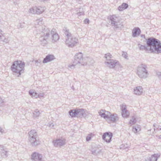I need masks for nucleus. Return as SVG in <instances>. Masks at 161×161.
I'll use <instances>...</instances> for the list:
<instances>
[{"mask_svg": "<svg viewBox=\"0 0 161 161\" xmlns=\"http://www.w3.org/2000/svg\"><path fill=\"white\" fill-rule=\"evenodd\" d=\"M44 94H39V96H38V97H44Z\"/></svg>", "mask_w": 161, "mask_h": 161, "instance_id": "obj_45", "label": "nucleus"}, {"mask_svg": "<svg viewBox=\"0 0 161 161\" xmlns=\"http://www.w3.org/2000/svg\"><path fill=\"white\" fill-rule=\"evenodd\" d=\"M157 75H161V72H158L157 74Z\"/></svg>", "mask_w": 161, "mask_h": 161, "instance_id": "obj_53", "label": "nucleus"}, {"mask_svg": "<svg viewBox=\"0 0 161 161\" xmlns=\"http://www.w3.org/2000/svg\"><path fill=\"white\" fill-rule=\"evenodd\" d=\"M76 65H78L77 64H75L74 61H73V64H69L68 65V67L71 69H74L75 68V66Z\"/></svg>", "mask_w": 161, "mask_h": 161, "instance_id": "obj_29", "label": "nucleus"}, {"mask_svg": "<svg viewBox=\"0 0 161 161\" xmlns=\"http://www.w3.org/2000/svg\"><path fill=\"white\" fill-rule=\"evenodd\" d=\"M28 12L30 14H34L36 13V7L31 8L28 10Z\"/></svg>", "mask_w": 161, "mask_h": 161, "instance_id": "obj_28", "label": "nucleus"}, {"mask_svg": "<svg viewBox=\"0 0 161 161\" xmlns=\"http://www.w3.org/2000/svg\"><path fill=\"white\" fill-rule=\"evenodd\" d=\"M109 18L111 22L112 25L114 26L115 30L118 29L121 30L123 27V24L120 23L119 18L115 15L110 16Z\"/></svg>", "mask_w": 161, "mask_h": 161, "instance_id": "obj_7", "label": "nucleus"}, {"mask_svg": "<svg viewBox=\"0 0 161 161\" xmlns=\"http://www.w3.org/2000/svg\"><path fill=\"white\" fill-rule=\"evenodd\" d=\"M76 112V109H73L70 110L69 112V114L72 117H75L77 116Z\"/></svg>", "mask_w": 161, "mask_h": 161, "instance_id": "obj_24", "label": "nucleus"}, {"mask_svg": "<svg viewBox=\"0 0 161 161\" xmlns=\"http://www.w3.org/2000/svg\"><path fill=\"white\" fill-rule=\"evenodd\" d=\"M104 110H101L100 112H98L99 115L100 116L101 115V114L104 113Z\"/></svg>", "mask_w": 161, "mask_h": 161, "instance_id": "obj_43", "label": "nucleus"}, {"mask_svg": "<svg viewBox=\"0 0 161 161\" xmlns=\"http://www.w3.org/2000/svg\"><path fill=\"white\" fill-rule=\"evenodd\" d=\"M31 159L32 161H44L42 155L38 152L33 153L31 155Z\"/></svg>", "mask_w": 161, "mask_h": 161, "instance_id": "obj_9", "label": "nucleus"}, {"mask_svg": "<svg viewBox=\"0 0 161 161\" xmlns=\"http://www.w3.org/2000/svg\"><path fill=\"white\" fill-rule=\"evenodd\" d=\"M112 55L109 53H107L105 54L104 57L107 61L109 60L111 58Z\"/></svg>", "mask_w": 161, "mask_h": 161, "instance_id": "obj_30", "label": "nucleus"}, {"mask_svg": "<svg viewBox=\"0 0 161 161\" xmlns=\"http://www.w3.org/2000/svg\"><path fill=\"white\" fill-rule=\"evenodd\" d=\"M28 135V139L32 146H36L40 144L39 140L36 130H31L29 132Z\"/></svg>", "mask_w": 161, "mask_h": 161, "instance_id": "obj_5", "label": "nucleus"}, {"mask_svg": "<svg viewBox=\"0 0 161 161\" xmlns=\"http://www.w3.org/2000/svg\"><path fill=\"white\" fill-rule=\"evenodd\" d=\"M4 38V37H3L2 39H0V40H1L3 42L6 43L8 42V39L6 38H4V39H3Z\"/></svg>", "mask_w": 161, "mask_h": 161, "instance_id": "obj_39", "label": "nucleus"}, {"mask_svg": "<svg viewBox=\"0 0 161 161\" xmlns=\"http://www.w3.org/2000/svg\"><path fill=\"white\" fill-rule=\"evenodd\" d=\"M0 132H1L2 133H3L4 132V130L1 127H0Z\"/></svg>", "mask_w": 161, "mask_h": 161, "instance_id": "obj_48", "label": "nucleus"}, {"mask_svg": "<svg viewBox=\"0 0 161 161\" xmlns=\"http://www.w3.org/2000/svg\"><path fill=\"white\" fill-rule=\"evenodd\" d=\"M113 123L119 120V117L117 114H112L110 115L108 118Z\"/></svg>", "mask_w": 161, "mask_h": 161, "instance_id": "obj_18", "label": "nucleus"}, {"mask_svg": "<svg viewBox=\"0 0 161 161\" xmlns=\"http://www.w3.org/2000/svg\"><path fill=\"white\" fill-rule=\"evenodd\" d=\"M147 68V66L143 64L138 66L137 68L136 74L140 78L145 79L148 77L149 73L146 69Z\"/></svg>", "mask_w": 161, "mask_h": 161, "instance_id": "obj_6", "label": "nucleus"}, {"mask_svg": "<svg viewBox=\"0 0 161 161\" xmlns=\"http://www.w3.org/2000/svg\"><path fill=\"white\" fill-rule=\"evenodd\" d=\"M92 152L93 154L95 155H96V154H97V153H98V151H97V149H96V150H95L94 151H92Z\"/></svg>", "mask_w": 161, "mask_h": 161, "instance_id": "obj_41", "label": "nucleus"}, {"mask_svg": "<svg viewBox=\"0 0 161 161\" xmlns=\"http://www.w3.org/2000/svg\"><path fill=\"white\" fill-rule=\"evenodd\" d=\"M105 64L108 67L111 69L114 68L116 65H119V63L118 61L112 59H110L107 61L105 62Z\"/></svg>", "mask_w": 161, "mask_h": 161, "instance_id": "obj_10", "label": "nucleus"}, {"mask_svg": "<svg viewBox=\"0 0 161 161\" xmlns=\"http://www.w3.org/2000/svg\"><path fill=\"white\" fill-rule=\"evenodd\" d=\"M141 37L142 38H145V36L144 35H141Z\"/></svg>", "mask_w": 161, "mask_h": 161, "instance_id": "obj_51", "label": "nucleus"}, {"mask_svg": "<svg viewBox=\"0 0 161 161\" xmlns=\"http://www.w3.org/2000/svg\"><path fill=\"white\" fill-rule=\"evenodd\" d=\"M4 102L3 100L0 97V103H2Z\"/></svg>", "mask_w": 161, "mask_h": 161, "instance_id": "obj_47", "label": "nucleus"}, {"mask_svg": "<svg viewBox=\"0 0 161 161\" xmlns=\"http://www.w3.org/2000/svg\"><path fill=\"white\" fill-rule=\"evenodd\" d=\"M36 23L38 25L42 24L43 23V19L42 18L37 19L36 20Z\"/></svg>", "mask_w": 161, "mask_h": 161, "instance_id": "obj_31", "label": "nucleus"}, {"mask_svg": "<svg viewBox=\"0 0 161 161\" xmlns=\"http://www.w3.org/2000/svg\"><path fill=\"white\" fill-rule=\"evenodd\" d=\"M33 117L34 118H36L38 117L40 114L41 113L40 111L37 109L35 110L33 113Z\"/></svg>", "mask_w": 161, "mask_h": 161, "instance_id": "obj_27", "label": "nucleus"}, {"mask_svg": "<svg viewBox=\"0 0 161 161\" xmlns=\"http://www.w3.org/2000/svg\"><path fill=\"white\" fill-rule=\"evenodd\" d=\"M8 152V150L7 149H5L3 151L0 152L1 155L3 158H6L8 155H7V153Z\"/></svg>", "mask_w": 161, "mask_h": 161, "instance_id": "obj_25", "label": "nucleus"}, {"mask_svg": "<svg viewBox=\"0 0 161 161\" xmlns=\"http://www.w3.org/2000/svg\"><path fill=\"white\" fill-rule=\"evenodd\" d=\"M24 27V26H22V25H20V26L19 27V28H22Z\"/></svg>", "mask_w": 161, "mask_h": 161, "instance_id": "obj_54", "label": "nucleus"}, {"mask_svg": "<svg viewBox=\"0 0 161 161\" xmlns=\"http://www.w3.org/2000/svg\"><path fill=\"white\" fill-rule=\"evenodd\" d=\"M76 111L77 117L81 118L82 117H85L86 116V114L84 109H76Z\"/></svg>", "mask_w": 161, "mask_h": 161, "instance_id": "obj_16", "label": "nucleus"}, {"mask_svg": "<svg viewBox=\"0 0 161 161\" xmlns=\"http://www.w3.org/2000/svg\"><path fill=\"white\" fill-rule=\"evenodd\" d=\"M54 125L53 123H52L51 124H49V126L50 127H53V126Z\"/></svg>", "mask_w": 161, "mask_h": 161, "instance_id": "obj_49", "label": "nucleus"}, {"mask_svg": "<svg viewBox=\"0 0 161 161\" xmlns=\"http://www.w3.org/2000/svg\"><path fill=\"white\" fill-rule=\"evenodd\" d=\"M74 63L80 66H85L87 63L83 57V54L81 53H76L74 56Z\"/></svg>", "mask_w": 161, "mask_h": 161, "instance_id": "obj_8", "label": "nucleus"}, {"mask_svg": "<svg viewBox=\"0 0 161 161\" xmlns=\"http://www.w3.org/2000/svg\"><path fill=\"white\" fill-rule=\"evenodd\" d=\"M35 64L36 65L38 66H40L41 64V61L40 59H39L37 60H36L35 61Z\"/></svg>", "mask_w": 161, "mask_h": 161, "instance_id": "obj_33", "label": "nucleus"}, {"mask_svg": "<svg viewBox=\"0 0 161 161\" xmlns=\"http://www.w3.org/2000/svg\"><path fill=\"white\" fill-rule=\"evenodd\" d=\"M7 148L4 147V146L2 145H0V152L3 151L5 149H6Z\"/></svg>", "mask_w": 161, "mask_h": 161, "instance_id": "obj_36", "label": "nucleus"}, {"mask_svg": "<svg viewBox=\"0 0 161 161\" xmlns=\"http://www.w3.org/2000/svg\"><path fill=\"white\" fill-rule=\"evenodd\" d=\"M141 33V31L139 28L136 27L134 28L132 31V36L136 37L139 36Z\"/></svg>", "mask_w": 161, "mask_h": 161, "instance_id": "obj_17", "label": "nucleus"}, {"mask_svg": "<svg viewBox=\"0 0 161 161\" xmlns=\"http://www.w3.org/2000/svg\"><path fill=\"white\" fill-rule=\"evenodd\" d=\"M101 116L103 118L105 119H108V117L107 114H106L104 112V113L101 114Z\"/></svg>", "mask_w": 161, "mask_h": 161, "instance_id": "obj_37", "label": "nucleus"}, {"mask_svg": "<svg viewBox=\"0 0 161 161\" xmlns=\"http://www.w3.org/2000/svg\"><path fill=\"white\" fill-rule=\"evenodd\" d=\"M72 88L73 89V90H74V86H72Z\"/></svg>", "mask_w": 161, "mask_h": 161, "instance_id": "obj_56", "label": "nucleus"}, {"mask_svg": "<svg viewBox=\"0 0 161 161\" xmlns=\"http://www.w3.org/2000/svg\"><path fill=\"white\" fill-rule=\"evenodd\" d=\"M112 134L111 132H106L103 135V139L107 142L109 143L111 141Z\"/></svg>", "mask_w": 161, "mask_h": 161, "instance_id": "obj_13", "label": "nucleus"}, {"mask_svg": "<svg viewBox=\"0 0 161 161\" xmlns=\"http://www.w3.org/2000/svg\"><path fill=\"white\" fill-rule=\"evenodd\" d=\"M65 139L64 138L59 139L53 141L54 145L56 147H60L66 143Z\"/></svg>", "mask_w": 161, "mask_h": 161, "instance_id": "obj_11", "label": "nucleus"}, {"mask_svg": "<svg viewBox=\"0 0 161 161\" xmlns=\"http://www.w3.org/2000/svg\"><path fill=\"white\" fill-rule=\"evenodd\" d=\"M122 111V115L124 118H127L130 115L129 112L127 110V107L125 105L122 104L120 106Z\"/></svg>", "mask_w": 161, "mask_h": 161, "instance_id": "obj_12", "label": "nucleus"}, {"mask_svg": "<svg viewBox=\"0 0 161 161\" xmlns=\"http://www.w3.org/2000/svg\"><path fill=\"white\" fill-rule=\"evenodd\" d=\"M140 130V128L139 126L138 125H136L133 127L132 131L135 133H136L137 132Z\"/></svg>", "mask_w": 161, "mask_h": 161, "instance_id": "obj_26", "label": "nucleus"}, {"mask_svg": "<svg viewBox=\"0 0 161 161\" xmlns=\"http://www.w3.org/2000/svg\"><path fill=\"white\" fill-rule=\"evenodd\" d=\"M145 161H150V160L148 158H147V159H145Z\"/></svg>", "mask_w": 161, "mask_h": 161, "instance_id": "obj_52", "label": "nucleus"}, {"mask_svg": "<svg viewBox=\"0 0 161 161\" xmlns=\"http://www.w3.org/2000/svg\"><path fill=\"white\" fill-rule=\"evenodd\" d=\"M146 43L148 47H149L150 48L139 43L138 45L140 50L149 51L151 53H161V43L158 40L153 37L150 38L147 40Z\"/></svg>", "mask_w": 161, "mask_h": 161, "instance_id": "obj_2", "label": "nucleus"}, {"mask_svg": "<svg viewBox=\"0 0 161 161\" xmlns=\"http://www.w3.org/2000/svg\"><path fill=\"white\" fill-rule=\"evenodd\" d=\"M122 56L125 59H128V56L127 55V53L126 52H122Z\"/></svg>", "mask_w": 161, "mask_h": 161, "instance_id": "obj_34", "label": "nucleus"}, {"mask_svg": "<svg viewBox=\"0 0 161 161\" xmlns=\"http://www.w3.org/2000/svg\"><path fill=\"white\" fill-rule=\"evenodd\" d=\"M156 125V124H155V123H154V124H153V126H154V127H155V128H157V129H158V130L159 131V130H161V128H157V127H155V125Z\"/></svg>", "mask_w": 161, "mask_h": 161, "instance_id": "obj_46", "label": "nucleus"}, {"mask_svg": "<svg viewBox=\"0 0 161 161\" xmlns=\"http://www.w3.org/2000/svg\"><path fill=\"white\" fill-rule=\"evenodd\" d=\"M159 157V155L158 154H154L152 155L151 157H149L148 158L150 160V161H157L158 158Z\"/></svg>", "mask_w": 161, "mask_h": 161, "instance_id": "obj_19", "label": "nucleus"}, {"mask_svg": "<svg viewBox=\"0 0 161 161\" xmlns=\"http://www.w3.org/2000/svg\"><path fill=\"white\" fill-rule=\"evenodd\" d=\"M3 37H4L3 32L2 30L0 29V40L2 39Z\"/></svg>", "mask_w": 161, "mask_h": 161, "instance_id": "obj_35", "label": "nucleus"}, {"mask_svg": "<svg viewBox=\"0 0 161 161\" xmlns=\"http://www.w3.org/2000/svg\"><path fill=\"white\" fill-rule=\"evenodd\" d=\"M44 11V8L41 7H36V14H39Z\"/></svg>", "mask_w": 161, "mask_h": 161, "instance_id": "obj_20", "label": "nucleus"}, {"mask_svg": "<svg viewBox=\"0 0 161 161\" xmlns=\"http://www.w3.org/2000/svg\"><path fill=\"white\" fill-rule=\"evenodd\" d=\"M104 113L106 114H107L108 117V118L110 116V112L104 110Z\"/></svg>", "mask_w": 161, "mask_h": 161, "instance_id": "obj_40", "label": "nucleus"}, {"mask_svg": "<svg viewBox=\"0 0 161 161\" xmlns=\"http://www.w3.org/2000/svg\"><path fill=\"white\" fill-rule=\"evenodd\" d=\"M155 130H156L155 128H154V131H155Z\"/></svg>", "mask_w": 161, "mask_h": 161, "instance_id": "obj_55", "label": "nucleus"}, {"mask_svg": "<svg viewBox=\"0 0 161 161\" xmlns=\"http://www.w3.org/2000/svg\"><path fill=\"white\" fill-rule=\"evenodd\" d=\"M55 30L53 29L51 31L46 27H42L40 29L41 35L39 40L41 44L43 46L47 44L49 41L52 40L56 42L59 39L58 34L55 31Z\"/></svg>", "mask_w": 161, "mask_h": 161, "instance_id": "obj_1", "label": "nucleus"}, {"mask_svg": "<svg viewBox=\"0 0 161 161\" xmlns=\"http://www.w3.org/2000/svg\"><path fill=\"white\" fill-rule=\"evenodd\" d=\"M121 148L125 149L126 148H127L128 146L127 144L125 145L122 144L121 145Z\"/></svg>", "mask_w": 161, "mask_h": 161, "instance_id": "obj_38", "label": "nucleus"}, {"mask_svg": "<svg viewBox=\"0 0 161 161\" xmlns=\"http://www.w3.org/2000/svg\"><path fill=\"white\" fill-rule=\"evenodd\" d=\"M77 14H79V15H83L84 14V12H83L82 11L81 12H80V11L79 12H78V13H77Z\"/></svg>", "mask_w": 161, "mask_h": 161, "instance_id": "obj_44", "label": "nucleus"}, {"mask_svg": "<svg viewBox=\"0 0 161 161\" xmlns=\"http://www.w3.org/2000/svg\"><path fill=\"white\" fill-rule=\"evenodd\" d=\"M156 136L157 137H158V138L159 139H161V135H160L159 136H158V135H156Z\"/></svg>", "mask_w": 161, "mask_h": 161, "instance_id": "obj_50", "label": "nucleus"}, {"mask_svg": "<svg viewBox=\"0 0 161 161\" xmlns=\"http://www.w3.org/2000/svg\"><path fill=\"white\" fill-rule=\"evenodd\" d=\"M29 94L32 97L35 98H37L39 96V94L35 92L34 91L32 90H30L29 91Z\"/></svg>", "mask_w": 161, "mask_h": 161, "instance_id": "obj_21", "label": "nucleus"}, {"mask_svg": "<svg viewBox=\"0 0 161 161\" xmlns=\"http://www.w3.org/2000/svg\"><path fill=\"white\" fill-rule=\"evenodd\" d=\"M134 93L137 95H140L142 94L143 89L141 86H138L134 89Z\"/></svg>", "mask_w": 161, "mask_h": 161, "instance_id": "obj_15", "label": "nucleus"}, {"mask_svg": "<svg viewBox=\"0 0 161 161\" xmlns=\"http://www.w3.org/2000/svg\"><path fill=\"white\" fill-rule=\"evenodd\" d=\"M64 33L66 36L65 43L69 47H72L75 45L77 43L78 40L75 37L72 36L71 34L69 32V30L66 28L64 29Z\"/></svg>", "mask_w": 161, "mask_h": 161, "instance_id": "obj_4", "label": "nucleus"}, {"mask_svg": "<svg viewBox=\"0 0 161 161\" xmlns=\"http://www.w3.org/2000/svg\"><path fill=\"white\" fill-rule=\"evenodd\" d=\"M128 7V5L126 3H123L121 6H119L118 8V10L120 11L127 8Z\"/></svg>", "mask_w": 161, "mask_h": 161, "instance_id": "obj_22", "label": "nucleus"}, {"mask_svg": "<svg viewBox=\"0 0 161 161\" xmlns=\"http://www.w3.org/2000/svg\"><path fill=\"white\" fill-rule=\"evenodd\" d=\"M25 64V63L21 61H15L11 66V69L14 73L18 74L17 76L19 77L23 72Z\"/></svg>", "mask_w": 161, "mask_h": 161, "instance_id": "obj_3", "label": "nucleus"}, {"mask_svg": "<svg viewBox=\"0 0 161 161\" xmlns=\"http://www.w3.org/2000/svg\"><path fill=\"white\" fill-rule=\"evenodd\" d=\"M136 116L134 115L132 117L131 119L129 122V124L132 125L135 124L136 123Z\"/></svg>", "mask_w": 161, "mask_h": 161, "instance_id": "obj_23", "label": "nucleus"}, {"mask_svg": "<svg viewBox=\"0 0 161 161\" xmlns=\"http://www.w3.org/2000/svg\"><path fill=\"white\" fill-rule=\"evenodd\" d=\"M84 22L86 24H89V20L88 19H86L84 20Z\"/></svg>", "mask_w": 161, "mask_h": 161, "instance_id": "obj_42", "label": "nucleus"}, {"mask_svg": "<svg viewBox=\"0 0 161 161\" xmlns=\"http://www.w3.org/2000/svg\"><path fill=\"white\" fill-rule=\"evenodd\" d=\"M55 58L54 56L52 54H48L47 55L43 60V63H47L54 60Z\"/></svg>", "mask_w": 161, "mask_h": 161, "instance_id": "obj_14", "label": "nucleus"}, {"mask_svg": "<svg viewBox=\"0 0 161 161\" xmlns=\"http://www.w3.org/2000/svg\"><path fill=\"white\" fill-rule=\"evenodd\" d=\"M93 135L92 133L88 135L86 137V141H89L91 139L92 137L93 136Z\"/></svg>", "mask_w": 161, "mask_h": 161, "instance_id": "obj_32", "label": "nucleus"}]
</instances>
